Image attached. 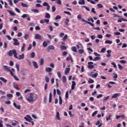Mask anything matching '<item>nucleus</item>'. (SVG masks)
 <instances>
[{
  "label": "nucleus",
  "instance_id": "f257e3e1",
  "mask_svg": "<svg viewBox=\"0 0 127 127\" xmlns=\"http://www.w3.org/2000/svg\"><path fill=\"white\" fill-rule=\"evenodd\" d=\"M37 96V94L33 93H31L30 94V96L27 99V101L28 102H34V99L36 98L35 96Z\"/></svg>",
  "mask_w": 127,
  "mask_h": 127
},
{
  "label": "nucleus",
  "instance_id": "f03ea898",
  "mask_svg": "<svg viewBox=\"0 0 127 127\" xmlns=\"http://www.w3.org/2000/svg\"><path fill=\"white\" fill-rule=\"evenodd\" d=\"M7 55L8 56H12L14 55V58H16V55H17V53L16 52V50L15 49L11 50L9 52H8Z\"/></svg>",
  "mask_w": 127,
  "mask_h": 127
},
{
  "label": "nucleus",
  "instance_id": "7ed1b4c3",
  "mask_svg": "<svg viewBox=\"0 0 127 127\" xmlns=\"http://www.w3.org/2000/svg\"><path fill=\"white\" fill-rule=\"evenodd\" d=\"M16 59H18V60H21L22 59H24V54H22L17 57L16 55V58H15Z\"/></svg>",
  "mask_w": 127,
  "mask_h": 127
},
{
  "label": "nucleus",
  "instance_id": "20e7f679",
  "mask_svg": "<svg viewBox=\"0 0 127 127\" xmlns=\"http://www.w3.org/2000/svg\"><path fill=\"white\" fill-rule=\"evenodd\" d=\"M93 64H94V63L92 62L88 63V67L89 69H93L94 67V65H93Z\"/></svg>",
  "mask_w": 127,
  "mask_h": 127
},
{
  "label": "nucleus",
  "instance_id": "39448f33",
  "mask_svg": "<svg viewBox=\"0 0 127 127\" xmlns=\"http://www.w3.org/2000/svg\"><path fill=\"white\" fill-rule=\"evenodd\" d=\"M43 6H47V10H49V9H50V5L47 2H45L43 3Z\"/></svg>",
  "mask_w": 127,
  "mask_h": 127
},
{
  "label": "nucleus",
  "instance_id": "423d86ee",
  "mask_svg": "<svg viewBox=\"0 0 127 127\" xmlns=\"http://www.w3.org/2000/svg\"><path fill=\"white\" fill-rule=\"evenodd\" d=\"M81 20L82 21H83V22H86L88 24H90V25H91V26H92V27H94V26H95V25H94V24L92 23L91 22L86 21V20H85L84 19L82 18Z\"/></svg>",
  "mask_w": 127,
  "mask_h": 127
},
{
  "label": "nucleus",
  "instance_id": "0eeeda50",
  "mask_svg": "<svg viewBox=\"0 0 127 127\" xmlns=\"http://www.w3.org/2000/svg\"><path fill=\"white\" fill-rule=\"evenodd\" d=\"M55 49V47L53 45H50L47 48L48 52H49L50 50H54Z\"/></svg>",
  "mask_w": 127,
  "mask_h": 127
},
{
  "label": "nucleus",
  "instance_id": "6e6552de",
  "mask_svg": "<svg viewBox=\"0 0 127 127\" xmlns=\"http://www.w3.org/2000/svg\"><path fill=\"white\" fill-rule=\"evenodd\" d=\"M35 39H39V40H41V39H42V37H41V35L38 34H35Z\"/></svg>",
  "mask_w": 127,
  "mask_h": 127
},
{
  "label": "nucleus",
  "instance_id": "1a4fd4ad",
  "mask_svg": "<svg viewBox=\"0 0 127 127\" xmlns=\"http://www.w3.org/2000/svg\"><path fill=\"white\" fill-rule=\"evenodd\" d=\"M3 69L4 71H7V72H9V71H10V68H9L7 65H4Z\"/></svg>",
  "mask_w": 127,
  "mask_h": 127
},
{
  "label": "nucleus",
  "instance_id": "9d476101",
  "mask_svg": "<svg viewBox=\"0 0 127 127\" xmlns=\"http://www.w3.org/2000/svg\"><path fill=\"white\" fill-rule=\"evenodd\" d=\"M120 96H121V93H115L112 96V99H115L117 97H120Z\"/></svg>",
  "mask_w": 127,
  "mask_h": 127
},
{
  "label": "nucleus",
  "instance_id": "9b49d317",
  "mask_svg": "<svg viewBox=\"0 0 127 127\" xmlns=\"http://www.w3.org/2000/svg\"><path fill=\"white\" fill-rule=\"evenodd\" d=\"M15 70H14V68H12L11 70H10V71H9V72H10L11 76H12V77L14 76V73H13V72H15Z\"/></svg>",
  "mask_w": 127,
  "mask_h": 127
},
{
  "label": "nucleus",
  "instance_id": "f8f14e48",
  "mask_svg": "<svg viewBox=\"0 0 127 127\" xmlns=\"http://www.w3.org/2000/svg\"><path fill=\"white\" fill-rule=\"evenodd\" d=\"M24 119L27 122H29L30 123L32 120V118L30 116H29V117H24Z\"/></svg>",
  "mask_w": 127,
  "mask_h": 127
},
{
  "label": "nucleus",
  "instance_id": "ddd939ff",
  "mask_svg": "<svg viewBox=\"0 0 127 127\" xmlns=\"http://www.w3.org/2000/svg\"><path fill=\"white\" fill-rule=\"evenodd\" d=\"M13 106L17 109V110H20V105H17L15 102L13 103Z\"/></svg>",
  "mask_w": 127,
  "mask_h": 127
},
{
  "label": "nucleus",
  "instance_id": "4468645a",
  "mask_svg": "<svg viewBox=\"0 0 127 127\" xmlns=\"http://www.w3.org/2000/svg\"><path fill=\"white\" fill-rule=\"evenodd\" d=\"M69 72H70V68L69 67L66 68L64 71L65 75H67V74H69Z\"/></svg>",
  "mask_w": 127,
  "mask_h": 127
},
{
  "label": "nucleus",
  "instance_id": "2eb2a0df",
  "mask_svg": "<svg viewBox=\"0 0 127 127\" xmlns=\"http://www.w3.org/2000/svg\"><path fill=\"white\" fill-rule=\"evenodd\" d=\"M75 85H76V82L74 81H72L71 90H74V89H75Z\"/></svg>",
  "mask_w": 127,
  "mask_h": 127
},
{
  "label": "nucleus",
  "instance_id": "dca6fc26",
  "mask_svg": "<svg viewBox=\"0 0 127 127\" xmlns=\"http://www.w3.org/2000/svg\"><path fill=\"white\" fill-rule=\"evenodd\" d=\"M56 118L58 121H60L61 120V119H60V114L59 112L56 113Z\"/></svg>",
  "mask_w": 127,
  "mask_h": 127
},
{
  "label": "nucleus",
  "instance_id": "f3484780",
  "mask_svg": "<svg viewBox=\"0 0 127 127\" xmlns=\"http://www.w3.org/2000/svg\"><path fill=\"white\" fill-rule=\"evenodd\" d=\"M44 64V59L41 58L40 61V65L41 66H42Z\"/></svg>",
  "mask_w": 127,
  "mask_h": 127
},
{
  "label": "nucleus",
  "instance_id": "a211bd4d",
  "mask_svg": "<svg viewBox=\"0 0 127 127\" xmlns=\"http://www.w3.org/2000/svg\"><path fill=\"white\" fill-rule=\"evenodd\" d=\"M0 80H1V81H2V82H3V83H4L5 84L6 83V82H7V80L2 77H0Z\"/></svg>",
  "mask_w": 127,
  "mask_h": 127
},
{
  "label": "nucleus",
  "instance_id": "6ab92c4d",
  "mask_svg": "<svg viewBox=\"0 0 127 127\" xmlns=\"http://www.w3.org/2000/svg\"><path fill=\"white\" fill-rule=\"evenodd\" d=\"M105 44H112L113 43V41L109 40H107L105 41Z\"/></svg>",
  "mask_w": 127,
  "mask_h": 127
},
{
  "label": "nucleus",
  "instance_id": "aec40b11",
  "mask_svg": "<svg viewBox=\"0 0 127 127\" xmlns=\"http://www.w3.org/2000/svg\"><path fill=\"white\" fill-rule=\"evenodd\" d=\"M33 64L34 66L36 68V69L38 68V65L37 64V63H36V62H33Z\"/></svg>",
  "mask_w": 127,
  "mask_h": 127
},
{
  "label": "nucleus",
  "instance_id": "412c9836",
  "mask_svg": "<svg viewBox=\"0 0 127 127\" xmlns=\"http://www.w3.org/2000/svg\"><path fill=\"white\" fill-rule=\"evenodd\" d=\"M59 104L60 105H62V103H63V100H62V97H61V96H60L59 97Z\"/></svg>",
  "mask_w": 127,
  "mask_h": 127
},
{
  "label": "nucleus",
  "instance_id": "4be33fe9",
  "mask_svg": "<svg viewBox=\"0 0 127 127\" xmlns=\"http://www.w3.org/2000/svg\"><path fill=\"white\" fill-rule=\"evenodd\" d=\"M49 103H51V102H52V93H50L49 94Z\"/></svg>",
  "mask_w": 127,
  "mask_h": 127
},
{
  "label": "nucleus",
  "instance_id": "5701e85b",
  "mask_svg": "<svg viewBox=\"0 0 127 127\" xmlns=\"http://www.w3.org/2000/svg\"><path fill=\"white\" fill-rule=\"evenodd\" d=\"M13 87L15 88V89L19 91V87L17 86V85L15 83H13Z\"/></svg>",
  "mask_w": 127,
  "mask_h": 127
},
{
  "label": "nucleus",
  "instance_id": "b1692460",
  "mask_svg": "<svg viewBox=\"0 0 127 127\" xmlns=\"http://www.w3.org/2000/svg\"><path fill=\"white\" fill-rule=\"evenodd\" d=\"M78 4H85V0H80L79 2H78Z\"/></svg>",
  "mask_w": 127,
  "mask_h": 127
},
{
  "label": "nucleus",
  "instance_id": "393cba45",
  "mask_svg": "<svg viewBox=\"0 0 127 127\" xmlns=\"http://www.w3.org/2000/svg\"><path fill=\"white\" fill-rule=\"evenodd\" d=\"M71 50L72 51H73V52H77V48H76V47L73 46L71 48Z\"/></svg>",
  "mask_w": 127,
  "mask_h": 127
},
{
  "label": "nucleus",
  "instance_id": "a878e982",
  "mask_svg": "<svg viewBox=\"0 0 127 127\" xmlns=\"http://www.w3.org/2000/svg\"><path fill=\"white\" fill-rule=\"evenodd\" d=\"M66 82H67V78H66V76H63V82L65 83Z\"/></svg>",
  "mask_w": 127,
  "mask_h": 127
},
{
  "label": "nucleus",
  "instance_id": "bb28decb",
  "mask_svg": "<svg viewBox=\"0 0 127 127\" xmlns=\"http://www.w3.org/2000/svg\"><path fill=\"white\" fill-rule=\"evenodd\" d=\"M21 5L23 6V7H28V6H29V5L25 4L23 2L21 3Z\"/></svg>",
  "mask_w": 127,
  "mask_h": 127
},
{
  "label": "nucleus",
  "instance_id": "cd10ccee",
  "mask_svg": "<svg viewBox=\"0 0 127 127\" xmlns=\"http://www.w3.org/2000/svg\"><path fill=\"white\" fill-rule=\"evenodd\" d=\"M47 45H48V43L46 41H44L43 43V46L44 47H47Z\"/></svg>",
  "mask_w": 127,
  "mask_h": 127
},
{
  "label": "nucleus",
  "instance_id": "c85d7f7f",
  "mask_svg": "<svg viewBox=\"0 0 127 127\" xmlns=\"http://www.w3.org/2000/svg\"><path fill=\"white\" fill-rule=\"evenodd\" d=\"M46 72H50L51 71H52V68L51 67H47L46 68Z\"/></svg>",
  "mask_w": 127,
  "mask_h": 127
},
{
  "label": "nucleus",
  "instance_id": "c756f323",
  "mask_svg": "<svg viewBox=\"0 0 127 127\" xmlns=\"http://www.w3.org/2000/svg\"><path fill=\"white\" fill-rule=\"evenodd\" d=\"M31 11H33V12H36V13H38L39 12V10L37 9H32Z\"/></svg>",
  "mask_w": 127,
  "mask_h": 127
},
{
  "label": "nucleus",
  "instance_id": "7c9ffc66",
  "mask_svg": "<svg viewBox=\"0 0 127 127\" xmlns=\"http://www.w3.org/2000/svg\"><path fill=\"white\" fill-rule=\"evenodd\" d=\"M7 12H9V14H10V15H15V13H14V12L11 11V10H7Z\"/></svg>",
  "mask_w": 127,
  "mask_h": 127
},
{
  "label": "nucleus",
  "instance_id": "2f4dec72",
  "mask_svg": "<svg viewBox=\"0 0 127 127\" xmlns=\"http://www.w3.org/2000/svg\"><path fill=\"white\" fill-rule=\"evenodd\" d=\"M92 78H97L98 77V73H94L91 75Z\"/></svg>",
  "mask_w": 127,
  "mask_h": 127
},
{
  "label": "nucleus",
  "instance_id": "473e14b6",
  "mask_svg": "<svg viewBox=\"0 0 127 127\" xmlns=\"http://www.w3.org/2000/svg\"><path fill=\"white\" fill-rule=\"evenodd\" d=\"M61 50H66V49H67V47L65 46H61Z\"/></svg>",
  "mask_w": 127,
  "mask_h": 127
},
{
  "label": "nucleus",
  "instance_id": "72a5a7b5",
  "mask_svg": "<svg viewBox=\"0 0 127 127\" xmlns=\"http://www.w3.org/2000/svg\"><path fill=\"white\" fill-rule=\"evenodd\" d=\"M25 48V43H23V46L21 48V51L23 52L24 51V48Z\"/></svg>",
  "mask_w": 127,
  "mask_h": 127
},
{
  "label": "nucleus",
  "instance_id": "f704fd0d",
  "mask_svg": "<svg viewBox=\"0 0 127 127\" xmlns=\"http://www.w3.org/2000/svg\"><path fill=\"white\" fill-rule=\"evenodd\" d=\"M30 55H31V58H34V57H35V53L32 52Z\"/></svg>",
  "mask_w": 127,
  "mask_h": 127
},
{
  "label": "nucleus",
  "instance_id": "c9c22d12",
  "mask_svg": "<svg viewBox=\"0 0 127 127\" xmlns=\"http://www.w3.org/2000/svg\"><path fill=\"white\" fill-rule=\"evenodd\" d=\"M28 14H23L22 16L21 17L22 18H25L26 17H28Z\"/></svg>",
  "mask_w": 127,
  "mask_h": 127
},
{
  "label": "nucleus",
  "instance_id": "e433bc0d",
  "mask_svg": "<svg viewBox=\"0 0 127 127\" xmlns=\"http://www.w3.org/2000/svg\"><path fill=\"white\" fill-rule=\"evenodd\" d=\"M69 21H70V20L69 19V18H66V20L65 21V24L66 25H68V22Z\"/></svg>",
  "mask_w": 127,
  "mask_h": 127
},
{
  "label": "nucleus",
  "instance_id": "4c0bfd02",
  "mask_svg": "<svg viewBox=\"0 0 127 127\" xmlns=\"http://www.w3.org/2000/svg\"><path fill=\"white\" fill-rule=\"evenodd\" d=\"M29 37V35L28 34H26L24 36V39L25 40H27L28 39V38Z\"/></svg>",
  "mask_w": 127,
  "mask_h": 127
},
{
  "label": "nucleus",
  "instance_id": "58836bf2",
  "mask_svg": "<svg viewBox=\"0 0 127 127\" xmlns=\"http://www.w3.org/2000/svg\"><path fill=\"white\" fill-rule=\"evenodd\" d=\"M52 12H55V11H56V7H55V6H52Z\"/></svg>",
  "mask_w": 127,
  "mask_h": 127
},
{
  "label": "nucleus",
  "instance_id": "ea45409f",
  "mask_svg": "<svg viewBox=\"0 0 127 127\" xmlns=\"http://www.w3.org/2000/svg\"><path fill=\"white\" fill-rule=\"evenodd\" d=\"M56 2L58 3V4H62V1H61V0H57Z\"/></svg>",
  "mask_w": 127,
  "mask_h": 127
},
{
  "label": "nucleus",
  "instance_id": "a19ab883",
  "mask_svg": "<svg viewBox=\"0 0 127 127\" xmlns=\"http://www.w3.org/2000/svg\"><path fill=\"white\" fill-rule=\"evenodd\" d=\"M45 17L46 18H50L51 17L50 14H49V13H47L45 15Z\"/></svg>",
  "mask_w": 127,
  "mask_h": 127
},
{
  "label": "nucleus",
  "instance_id": "79ce46f5",
  "mask_svg": "<svg viewBox=\"0 0 127 127\" xmlns=\"http://www.w3.org/2000/svg\"><path fill=\"white\" fill-rule=\"evenodd\" d=\"M94 80H93L92 78H90L88 81V83H90V84L94 83Z\"/></svg>",
  "mask_w": 127,
  "mask_h": 127
},
{
  "label": "nucleus",
  "instance_id": "37998d69",
  "mask_svg": "<svg viewBox=\"0 0 127 127\" xmlns=\"http://www.w3.org/2000/svg\"><path fill=\"white\" fill-rule=\"evenodd\" d=\"M44 103H45V104L47 103V96H45L44 97Z\"/></svg>",
  "mask_w": 127,
  "mask_h": 127
},
{
  "label": "nucleus",
  "instance_id": "c03bdc74",
  "mask_svg": "<svg viewBox=\"0 0 127 127\" xmlns=\"http://www.w3.org/2000/svg\"><path fill=\"white\" fill-rule=\"evenodd\" d=\"M101 58L100 57H96L93 60V61H96V60H100Z\"/></svg>",
  "mask_w": 127,
  "mask_h": 127
},
{
  "label": "nucleus",
  "instance_id": "a18cd8bd",
  "mask_svg": "<svg viewBox=\"0 0 127 127\" xmlns=\"http://www.w3.org/2000/svg\"><path fill=\"white\" fill-rule=\"evenodd\" d=\"M57 93L58 95H59V96L61 95V91L59 90V89H57Z\"/></svg>",
  "mask_w": 127,
  "mask_h": 127
},
{
  "label": "nucleus",
  "instance_id": "49530a36",
  "mask_svg": "<svg viewBox=\"0 0 127 127\" xmlns=\"http://www.w3.org/2000/svg\"><path fill=\"white\" fill-rule=\"evenodd\" d=\"M111 118H112V115H110L109 116V117H106V121L107 122H109V121H110V120H111Z\"/></svg>",
  "mask_w": 127,
  "mask_h": 127
},
{
  "label": "nucleus",
  "instance_id": "de8ad7c7",
  "mask_svg": "<svg viewBox=\"0 0 127 127\" xmlns=\"http://www.w3.org/2000/svg\"><path fill=\"white\" fill-rule=\"evenodd\" d=\"M69 97V91H67L65 93V99H68Z\"/></svg>",
  "mask_w": 127,
  "mask_h": 127
},
{
  "label": "nucleus",
  "instance_id": "09e8293b",
  "mask_svg": "<svg viewBox=\"0 0 127 127\" xmlns=\"http://www.w3.org/2000/svg\"><path fill=\"white\" fill-rule=\"evenodd\" d=\"M67 38H68V35H65L64 38H63V41H65V40L67 39Z\"/></svg>",
  "mask_w": 127,
  "mask_h": 127
},
{
  "label": "nucleus",
  "instance_id": "8fccbe9b",
  "mask_svg": "<svg viewBox=\"0 0 127 127\" xmlns=\"http://www.w3.org/2000/svg\"><path fill=\"white\" fill-rule=\"evenodd\" d=\"M8 1L9 2V5H10V6H12V5H13V3H12V0H8Z\"/></svg>",
  "mask_w": 127,
  "mask_h": 127
},
{
  "label": "nucleus",
  "instance_id": "3c124183",
  "mask_svg": "<svg viewBox=\"0 0 127 127\" xmlns=\"http://www.w3.org/2000/svg\"><path fill=\"white\" fill-rule=\"evenodd\" d=\"M97 6H98V7L99 8H102L103 7V4H100V3L97 4Z\"/></svg>",
  "mask_w": 127,
  "mask_h": 127
},
{
  "label": "nucleus",
  "instance_id": "603ef678",
  "mask_svg": "<svg viewBox=\"0 0 127 127\" xmlns=\"http://www.w3.org/2000/svg\"><path fill=\"white\" fill-rule=\"evenodd\" d=\"M61 16H60V15H58L56 17L55 20H58V19H61Z\"/></svg>",
  "mask_w": 127,
  "mask_h": 127
},
{
  "label": "nucleus",
  "instance_id": "864d4df0",
  "mask_svg": "<svg viewBox=\"0 0 127 127\" xmlns=\"http://www.w3.org/2000/svg\"><path fill=\"white\" fill-rule=\"evenodd\" d=\"M45 81L47 83H49V77L48 76H45Z\"/></svg>",
  "mask_w": 127,
  "mask_h": 127
},
{
  "label": "nucleus",
  "instance_id": "5fc2aeb1",
  "mask_svg": "<svg viewBox=\"0 0 127 127\" xmlns=\"http://www.w3.org/2000/svg\"><path fill=\"white\" fill-rule=\"evenodd\" d=\"M113 75H114L113 78L114 79H117V78H118V74L117 73H114Z\"/></svg>",
  "mask_w": 127,
  "mask_h": 127
},
{
  "label": "nucleus",
  "instance_id": "6e6d98bb",
  "mask_svg": "<svg viewBox=\"0 0 127 127\" xmlns=\"http://www.w3.org/2000/svg\"><path fill=\"white\" fill-rule=\"evenodd\" d=\"M13 44H14V45H15V46H18V45H19V42H14Z\"/></svg>",
  "mask_w": 127,
  "mask_h": 127
},
{
  "label": "nucleus",
  "instance_id": "4d7b16f0",
  "mask_svg": "<svg viewBox=\"0 0 127 127\" xmlns=\"http://www.w3.org/2000/svg\"><path fill=\"white\" fill-rule=\"evenodd\" d=\"M36 7H42L43 6L41 5V4H40V3H37V4H36Z\"/></svg>",
  "mask_w": 127,
  "mask_h": 127
},
{
  "label": "nucleus",
  "instance_id": "13d9d810",
  "mask_svg": "<svg viewBox=\"0 0 127 127\" xmlns=\"http://www.w3.org/2000/svg\"><path fill=\"white\" fill-rule=\"evenodd\" d=\"M7 97L8 98H12L13 97V95L11 94H7Z\"/></svg>",
  "mask_w": 127,
  "mask_h": 127
},
{
  "label": "nucleus",
  "instance_id": "bf43d9fd",
  "mask_svg": "<svg viewBox=\"0 0 127 127\" xmlns=\"http://www.w3.org/2000/svg\"><path fill=\"white\" fill-rule=\"evenodd\" d=\"M64 13H65V14H68V15H71V13L69 11H64Z\"/></svg>",
  "mask_w": 127,
  "mask_h": 127
},
{
  "label": "nucleus",
  "instance_id": "052dcab7",
  "mask_svg": "<svg viewBox=\"0 0 127 127\" xmlns=\"http://www.w3.org/2000/svg\"><path fill=\"white\" fill-rule=\"evenodd\" d=\"M96 114H98V111H95L94 113H92V117H95V115Z\"/></svg>",
  "mask_w": 127,
  "mask_h": 127
},
{
  "label": "nucleus",
  "instance_id": "680f3d73",
  "mask_svg": "<svg viewBox=\"0 0 127 127\" xmlns=\"http://www.w3.org/2000/svg\"><path fill=\"white\" fill-rule=\"evenodd\" d=\"M57 74H58L59 78H61V72H60V71H58Z\"/></svg>",
  "mask_w": 127,
  "mask_h": 127
},
{
  "label": "nucleus",
  "instance_id": "e2e57ef3",
  "mask_svg": "<svg viewBox=\"0 0 127 127\" xmlns=\"http://www.w3.org/2000/svg\"><path fill=\"white\" fill-rule=\"evenodd\" d=\"M71 58H72V57L71 56H69V57L66 58V61H69V60H71Z\"/></svg>",
  "mask_w": 127,
  "mask_h": 127
},
{
  "label": "nucleus",
  "instance_id": "0e129e2a",
  "mask_svg": "<svg viewBox=\"0 0 127 127\" xmlns=\"http://www.w3.org/2000/svg\"><path fill=\"white\" fill-rule=\"evenodd\" d=\"M120 62L122 64H126L127 63V61L125 60L120 61Z\"/></svg>",
  "mask_w": 127,
  "mask_h": 127
},
{
  "label": "nucleus",
  "instance_id": "69168bd1",
  "mask_svg": "<svg viewBox=\"0 0 127 127\" xmlns=\"http://www.w3.org/2000/svg\"><path fill=\"white\" fill-rule=\"evenodd\" d=\"M31 90L29 89H26L24 91L25 94H26V93H28V92H31Z\"/></svg>",
  "mask_w": 127,
  "mask_h": 127
},
{
  "label": "nucleus",
  "instance_id": "338daca9",
  "mask_svg": "<svg viewBox=\"0 0 127 127\" xmlns=\"http://www.w3.org/2000/svg\"><path fill=\"white\" fill-rule=\"evenodd\" d=\"M16 68H17V71H19V64H16Z\"/></svg>",
  "mask_w": 127,
  "mask_h": 127
},
{
  "label": "nucleus",
  "instance_id": "774afa93",
  "mask_svg": "<svg viewBox=\"0 0 127 127\" xmlns=\"http://www.w3.org/2000/svg\"><path fill=\"white\" fill-rule=\"evenodd\" d=\"M105 51H106V48H103L101 50V52L102 53H104Z\"/></svg>",
  "mask_w": 127,
  "mask_h": 127
}]
</instances>
